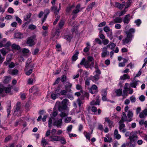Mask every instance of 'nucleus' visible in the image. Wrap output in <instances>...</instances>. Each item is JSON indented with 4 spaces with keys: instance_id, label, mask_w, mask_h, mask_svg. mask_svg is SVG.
Segmentation results:
<instances>
[{
    "instance_id": "obj_45",
    "label": "nucleus",
    "mask_w": 147,
    "mask_h": 147,
    "mask_svg": "<svg viewBox=\"0 0 147 147\" xmlns=\"http://www.w3.org/2000/svg\"><path fill=\"white\" fill-rule=\"evenodd\" d=\"M11 105H10L9 106H8V108L7 109V116L8 117L9 115L10 112L11 111Z\"/></svg>"
},
{
    "instance_id": "obj_41",
    "label": "nucleus",
    "mask_w": 147,
    "mask_h": 147,
    "mask_svg": "<svg viewBox=\"0 0 147 147\" xmlns=\"http://www.w3.org/2000/svg\"><path fill=\"white\" fill-rule=\"evenodd\" d=\"M85 132H84V134L85 136L86 137V138L88 140H90V134L89 133H88L87 132H86V134H85Z\"/></svg>"
},
{
    "instance_id": "obj_17",
    "label": "nucleus",
    "mask_w": 147,
    "mask_h": 147,
    "mask_svg": "<svg viewBox=\"0 0 147 147\" xmlns=\"http://www.w3.org/2000/svg\"><path fill=\"white\" fill-rule=\"evenodd\" d=\"M15 37L16 38H23V34L20 32H17L15 34Z\"/></svg>"
},
{
    "instance_id": "obj_64",
    "label": "nucleus",
    "mask_w": 147,
    "mask_h": 147,
    "mask_svg": "<svg viewBox=\"0 0 147 147\" xmlns=\"http://www.w3.org/2000/svg\"><path fill=\"white\" fill-rule=\"evenodd\" d=\"M92 111L94 113H96L97 111V108L94 106H93L92 107Z\"/></svg>"
},
{
    "instance_id": "obj_46",
    "label": "nucleus",
    "mask_w": 147,
    "mask_h": 147,
    "mask_svg": "<svg viewBox=\"0 0 147 147\" xmlns=\"http://www.w3.org/2000/svg\"><path fill=\"white\" fill-rule=\"evenodd\" d=\"M60 32V29H58L56 30L55 34V36H57L58 37L59 36V33Z\"/></svg>"
},
{
    "instance_id": "obj_29",
    "label": "nucleus",
    "mask_w": 147,
    "mask_h": 147,
    "mask_svg": "<svg viewBox=\"0 0 147 147\" xmlns=\"http://www.w3.org/2000/svg\"><path fill=\"white\" fill-rule=\"evenodd\" d=\"M78 53V52H77L71 58L73 61H75L77 59Z\"/></svg>"
},
{
    "instance_id": "obj_47",
    "label": "nucleus",
    "mask_w": 147,
    "mask_h": 147,
    "mask_svg": "<svg viewBox=\"0 0 147 147\" xmlns=\"http://www.w3.org/2000/svg\"><path fill=\"white\" fill-rule=\"evenodd\" d=\"M35 26L32 24H30L28 28L31 30H34L36 28Z\"/></svg>"
},
{
    "instance_id": "obj_60",
    "label": "nucleus",
    "mask_w": 147,
    "mask_h": 147,
    "mask_svg": "<svg viewBox=\"0 0 147 147\" xmlns=\"http://www.w3.org/2000/svg\"><path fill=\"white\" fill-rule=\"evenodd\" d=\"M33 69H30L26 73V74L27 76L30 75L32 72Z\"/></svg>"
},
{
    "instance_id": "obj_53",
    "label": "nucleus",
    "mask_w": 147,
    "mask_h": 147,
    "mask_svg": "<svg viewBox=\"0 0 147 147\" xmlns=\"http://www.w3.org/2000/svg\"><path fill=\"white\" fill-rule=\"evenodd\" d=\"M10 77H7L4 79V82L5 83H8L9 82L10 80Z\"/></svg>"
},
{
    "instance_id": "obj_56",
    "label": "nucleus",
    "mask_w": 147,
    "mask_h": 147,
    "mask_svg": "<svg viewBox=\"0 0 147 147\" xmlns=\"http://www.w3.org/2000/svg\"><path fill=\"white\" fill-rule=\"evenodd\" d=\"M15 18L16 20L19 23L21 24L22 23V21L20 19L18 16H16Z\"/></svg>"
},
{
    "instance_id": "obj_16",
    "label": "nucleus",
    "mask_w": 147,
    "mask_h": 147,
    "mask_svg": "<svg viewBox=\"0 0 147 147\" xmlns=\"http://www.w3.org/2000/svg\"><path fill=\"white\" fill-rule=\"evenodd\" d=\"M95 4V2H93L88 5L86 9L88 11L91 10Z\"/></svg>"
},
{
    "instance_id": "obj_3",
    "label": "nucleus",
    "mask_w": 147,
    "mask_h": 147,
    "mask_svg": "<svg viewBox=\"0 0 147 147\" xmlns=\"http://www.w3.org/2000/svg\"><path fill=\"white\" fill-rule=\"evenodd\" d=\"M129 140V143L131 147H135L136 143L138 139V136H136L130 133V136L128 138Z\"/></svg>"
},
{
    "instance_id": "obj_39",
    "label": "nucleus",
    "mask_w": 147,
    "mask_h": 147,
    "mask_svg": "<svg viewBox=\"0 0 147 147\" xmlns=\"http://www.w3.org/2000/svg\"><path fill=\"white\" fill-rule=\"evenodd\" d=\"M58 96L55 93H52L51 95V98L53 100H55L57 97Z\"/></svg>"
},
{
    "instance_id": "obj_24",
    "label": "nucleus",
    "mask_w": 147,
    "mask_h": 147,
    "mask_svg": "<svg viewBox=\"0 0 147 147\" xmlns=\"http://www.w3.org/2000/svg\"><path fill=\"white\" fill-rule=\"evenodd\" d=\"M61 89L60 88V86H58L57 89L55 90V93L57 95H60V92H61Z\"/></svg>"
},
{
    "instance_id": "obj_9",
    "label": "nucleus",
    "mask_w": 147,
    "mask_h": 147,
    "mask_svg": "<svg viewBox=\"0 0 147 147\" xmlns=\"http://www.w3.org/2000/svg\"><path fill=\"white\" fill-rule=\"evenodd\" d=\"M51 10L52 12H54L56 15H57L59 12V10L58 9V7L55 5H52L51 7Z\"/></svg>"
},
{
    "instance_id": "obj_21",
    "label": "nucleus",
    "mask_w": 147,
    "mask_h": 147,
    "mask_svg": "<svg viewBox=\"0 0 147 147\" xmlns=\"http://www.w3.org/2000/svg\"><path fill=\"white\" fill-rule=\"evenodd\" d=\"M114 135H115V138L119 140L121 138L120 135L118 134V131L117 129H115L114 132Z\"/></svg>"
},
{
    "instance_id": "obj_30",
    "label": "nucleus",
    "mask_w": 147,
    "mask_h": 147,
    "mask_svg": "<svg viewBox=\"0 0 147 147\" xmlns=\"http://www.w3.org/2000/svg\"><path fill=\"white\" fill-rule=\"evenodd\" d=\"M94 62H92L91 63L90 65L84 64V65L85 67L86 68H90L92 69V68L94 67Z\"/></svg>"
},
{
    "instance_id": "obj_49",
    "label": "nucleus",
    "mask_w": 147,
    "mask_h": 147,
    "mask_svg": "<svg viewBox=\"0 0 147 147\" xmlns=\"http://www.w3.org/2000/svg\"><path fill=\"white\" fill-rule=\"evenodd\" d=\"M87 60L91 62H93L92 61L94 60L93 57L92 56H88L87 57Z\"/></svg>"
},
{
    "instance_id": "obj_28",
    "label": "nucleus",
    "mask_w": 147,
    "mask_h": 147,
    "mask_svg": "<svg viewBox=\"0 0 147 147\" xmlns=\"http://www.w3.org/2000/svg\"><path fill=\"white\" fill-rule=\"evenodd\" d=\"M41 144H42V146L43 147H45L48 144V142L46 139L44 138H42L41 142Z\"/></svg>"
},
{
    "instance_id": "obj_58",
    "label": "nucleus",
    "mask_w": 147,
    "mask_h": 147,
    "mask_svg": "<svg viewBox=\"0 0 147 147\" xmlns=\"http://www.w3.org/2000/svg\"><path fill=\"white\" fill-rule=\"evenodd\" d=\"M22 52L23 53H26L29 52V50L28 49H27L26 48H24L22 49Z\"/></svg>"
},
{
    "instance_id": "obj_14",
    "label": "nucleus",
    "mask_w": 147,
    "mask_h": 147,
    "mask_svg": "<svg viewBox=\"0 0 147 147\" xmlns=\"http://www.w3.org/2000/svg\"><path fill=\"white\" fill-rule=\"evenodd\" d=\"M105 121L108 123L109 128H111L112 125H113V121L110 120L109 118L107 117H106L105 118Z\"/></svg>"
},
{
    "instance_id": "obj_11",
    "label": "nucleus",
    "mask_w": 147,
    "mask_h": 147,
    "mask_svg": "<svg viewBox=\"0 0 147 147\" xmlns=\"http://www.w3.org/2000/svg\"><path fill=\"white\" fill-rule=\"evenodd\" d=\"M62 119H60L58 121H55L53 123L54 126H56L57 127H60L62 124Z\"/></svg>"
},
{
    "instance_id": "obj_20",
    "label": "nucleus",
    "mask_w": 147,
    "mask_h": 147,
    "mask_svg": "<svg viewBox=\"0 0 147 147\" xmlns=\"http://www.w3.org/2000/svg\"><path fill=\"white\" fill-rule=\"evenodd\" d=\"M115 23H120L122 22V20L121 18L120 17H116L114 19Z\"/></svg>"
},
{
    "instance_id": "obj_5",
    "label": "nucleus",
    "mask_w": 147,
    "mask_h": 147,
    "mask_svg": "<svg viewBox=\"0 0 147 147\" xmlns=\"http://www.w3.org/2000/svg\"><path fill=\"white\" fill-rule=\"evenodd\" d=\"M35 36L34 35L32 36L27 39L26 43L29 45L30 46H32L34 45V41Z\"/></svg>"
},
{
    "instance_id": "obj_7",
    "label": "nucleus",
    "mask_w": 147,
    "mask_h": 147,
    "mask_svg": "<svg viewBox=\"0 0 147 147\" xmlns=\"http://www.w3.org/2000/svg\"><path fill=\"white\" fill-rule=\"evenodd\" d=\"M130 16V15L129 14L126 15L125 16L123 20V22L125 24H127L129 23L131 19Z\"/></svg>"
},
{
    "instance_id": "obj_12",
    "label": "nucleus",
    "mask_w": 147,
    "mask_h": 147,
    "mask_svg": "<svg viewBox=\"0 0 147 147\" xmlns=\"http://www.w3.org/2000/svg\"><path fill=\"white\" fill-rule=\"evenodd\" d=\"M10 50L8 49V48H4L0 50V52L2 54L3 56H4Z\"/></svg>"
},
{
    "instance_id": "obj_36",
    "label": "nucleus",
    "mask_w": 147,
    "mask_h": 147,
    "mask_svg": "<svg viewBox=\"0 0 147 147\" xmlns=\"http://www.w3.org/2000/svg\"><path fill=\"white\" fill-rule=\"evenodd\" d=\"M131 0H128L127 2L126 3V4L125 5V9L128 8L130 6L131 2Z\"/></svg>"
},
{
    "instance_id": "obj_15",
    "label": "nucleus",
    "mask_w": 147,
    "mask_h": 147,
    "mask_svg": "<svg viewBox=\"0 0 147 147\" xmlns=\"http://www.w3.org/2000/svg\"><path fill=\"white\" fill-rule=\"evenodd\" d=\"M34 67V64L32 63H30L26 64V66L25 67V69L27 70L30 69H33Z\"/></svg>"
},
{
    "instance_id": "obj_40",
    "label": "nucleus",
    "mask_w": 147,
    "mask_h": 147,
    "mask_svg": "<svg viewBox=\"0 0 147 147\" xmlns=\"http://www.w3.org/2000/svg\"><path fill=\"white\" fill-rule=\"evenodd\" d=\"M127 121V118L126 119L124 118V117L122 116L121 119L119 121V123H123L124 121Z\"/></svg>"
},
{
    "instance_id": "obj_31",
    "label": "nucleus",
    "mask_w": 147,
    "mask_h": 147,
    "mask_svg": "<svg viewBox=\"0 0 147 147\" xmlns=\"http://www.w3.org/2000/svg\"><path fill=\"white\" fill-rule=\"evenodd\" d=\"M11 47L13 49H16L18 50H19L20 49V47L19 45L15 44H13L12 45Z\"/></svg>"
},
{
    "instance_id": "obj_38",
    "label": "nucleus",
    "mask_w": 147,
    "mask_h": 147,
    "mask_svg": "<svg viewBox=\"0 0 147 147\" xmlns=\"http://www.w3.org/2000/svg\"><path fill=\"white\" fill-rule=\"evenodd\" d=\"M127 115L128 118H132L133 117V114L132 111L131 110H129L128 112Z\"/></svg>"
},
{
    "instance_id": "obj_18",
    "label": "nucleus",
    "mask_w": 147,
    "mask_h": 147,
    "mask_svg": "<svg viewBox=\"0 0 147 147\" xmlns=\"http://www.w3.org/2000/svg\"><path fill=\"white\" fill-rule=\"evenodd\" d=\"M60 141L61 144H65L66 143V141L64 137L60 136L59 141Z\"/></svg>"
},
{
    "instance_id": "obj_34",
    "label": "nucleus",
    "mask_w": 147,
    "mask_h": 147,
    "mask_svg": "<svg viewBox=\"0 0 147 147\" xmlns=\"http://www.w3.org/2000/svg\"><path fill=\"white\" fill-rule=\"evenodd\" d=\"M11 88L8 87H4V90L6 93H9L11 90Z\"/></svg>"
},
{
    "instance_id": "obj_43",
    "label": "nucleus",
    "mask_w": 147,
    "mask_h": 147,
    "mask_svg": "<svg viewBox=\"0 0 147 147\" xmlns=\"http://www.w3.org/2000/svg\"><path fill=\"white\" fill-rule=\"evenodd\" d=\"M130 100L131 102L132 103L135 102L136 101V98L135 97L133 96H132L130 97Z\"/></svg>"
},
{
    "instance_id": "obj_26",
    "label": "nucleus",
    "mask_w": 147,
    "mask_h": 147,
    "mask_svg": "<svg viewBox=\"0 0 147 147\" xmlns=\"http://www.w3.org/2000/svg\"><path fill=\"white\" fill-rule=\"evenodd\" d=\"M115 92L116 93L117 96H120L122 93V89L121 88L117 89L115 91Z\"/></svg>"
},
{
    "instance_id": "obj_8",
    "label": "nucleus",
    "mask_w": 147,
    "mask_h": 147,
    "mask_svg": "<svg viewBox=\"0 0 147 147\" xmlns=\"http://www.w3.org/2000/svg\"><path fill=\"white\" fill-rule=\"evenodd\" d=\"M119 129L120 131L122 132L123 133H125L126 131V129L124 128L125 127V125L123 123H119Z\"/></svg>"
},
{
    "instance_id": "obj_55",
    "label": "nucleus",
    "mask_w": 147,
    "mask_h": 147,
    "mask_svg": "<svg viewBox=\"0 0 147 147\" xmlns=\"http://www.w3.org/2000/svg\"><path fill=\"white\" fill-rule=\"evenodd\" d=\"M77 101L79 106L80 107H81V104L82 103V101L80 98H78L77 99Z\"/></svg>"
},
{
    "instance_id": "obj_23",
    "label": "nucleus",
    "mask_w": 147,
    "mask_h": 147,
    "mask_svg": "<svg viewBox=\"0 0 147 147\" xmlns=\"http://www.w3.org/2000/svg\"><path fill=\"white\" fill-rule=\"evenodd\" d=\"M139 81H137L132 82H131L130 84V86L132 88H136L138 84V82Z\"/></svg>"
},
{
    "instance_id": "obj_54",
    "label": "nucleus",
    "mask_w": 147,
    "mask_h": 147,
    "mask_svg": "<svg viewBox=\"0 0 147 147\" xmlns=\"http://www.w3.org/2000/svg\"><path fill=\"white\" fill-rule=\"evenodd\" d=\"M66 79V76L65 75H63L61 79V81L62 82H63L65 81Z\"/></svg>"
},
{
    "instance_id": "obj_48",
    "label": "nucleus",
    "mask_w": 147,
    "mask_h": 147,
    "mask_svg": "<svg viewBox=\"0 0 147 147\" xmlns=\"http://www.w3.org/2000/svg\"><path fill=\"white\" fill-rule=\"evenodd\" d=\"M11 42L10 41H8L5 45H4V47H5L6 48H8L9 49V47L11 45Z\"/></svg>"
},
{
    "instance_id": "obj_2",
    "label": "nucleus",
    "mask_w": 147,
    "mask_h": 147,
    "mask_svg": "<svg viewBox=\"0 0 147 147\" xmlns=\"http://www.w3.org/2000/svg\"><path fill=\"white\" fill-rule=\"evenodd\" d=\"M68 100L67 99H63L61 102L57 101L55 104V107H57L59 111L62 112L67 110L68 108L67 103Z\"/></svg>"
},
{
    "instance_id": "obj_52",
    "label": "nucleus",
    "mask_w": 147,
    "mask_h": 147,
    "mask_svg": "<svg viewBox=\"0 0 147 147\" xmlns=\"http://www.w3.org/2000/svg\"><path fill=\"white\" fill-rule=\"evenodd\" d=\"M130 133L133 135H134L136 136H138L137 135V134L139 133L140 134V131H132Z\"/></svg>"
},
{
    "instance_id": "obj_59",
    "label": "nucleus",
    "mask_w": 147,
    "mask_h": 147,
    "mask_svg": "<svg viewBox=\"0 0 147 147\" xmlns=\"http://www.w3.org/2000/svg\"><path fill=\"white\" fill-rule=\"evenodd\" d=\"M71 118L70 117H67L65 119V122L66 123H68L69 122L71 121Z\"/></svg>"
},
{
    "instance_id": "obj_27",
    "label": "nucleus",
    "mask_w": 147,
    "mask_h": 147,
    "mask_svg": "<svg viewBox=\"0 0 147 147\" xmlns=\"http://www.w3.org/2000/svg\"><path fill=\"white\" fill-rule=\"evenodd\" d=\"M90 88L92 89V90H95L94 92V93L95 94H96L98 92V88L96 85L94 84L92 85Z\"/></svg>"
},
{
    "instance_id": "obj_32",
    "label": "nucleus",
    "mask_w": 147,
    "mask_h": 147,
    "mask_svg": "<svg viewBox=\"0 0 147 147\" xmlns=\"http://www.w3.org/2000/svg\"><path fill=\"white\" fill-rule=\"evenodd\" d=\"M130 76L127 74H124L123 75L121 76L120 77V79L121 80H125L126 79H129Z\"/></svg>"
},
{
    "instance_id": "obj_10",
    "label": "nucleus",
    "mask_w": 147,
    "mask_h": 147,
    "mask_svg": "<svg viewBox=\"0 0 147 147\" xmlns=\"http://www.w3.org/2000/svg\"><path fill=\"white\" fill-rule=\"evenodd\" d=\"M12 59V56L11 55H8L6 58V61L4 62V64L6 65L9 64Z\"/></svg>"
},
{
    "instance_id": "obj_62",
    "label": "nucleus",
    "mask_w": 147,
    "mask_h": 147,
    "mask_svg": "<svg viewBox=\"0 0 147 147\" xmlns=\"http://www.w3.org/2000/svg\"><path fill=\"white\" fill-rule=\"evenodd\" d=\"M72 128V125H70L68 126L67 128V131L68 132H69L70 131Z\"/></svg>"
},
{
    "instance_id": "obj_42",
    "label": "nucleus",
    "mask_w": 147,
    "mask_h": 147,
    "mask_svg": "<svg viewBox=\"0 0 147 147\" xmlns=\"http://www.w3.org/2000/svg\"><path fill=\"white\" fill-rule=\"evenodd\" d=\"M134 23L136 24V25L139 26L141 23V21L140 19H138L135 21Z\"/></svg>"
},
{
    "instance_id": "obj_61",
    "label": "nucleus",
    "mask_w": 147,
    "mask_h": 147,
    "mask_svg": "<svg viewBox=\"0 0 147 147\" xmlns=\"http://www.w3.org/2000/svg\"><path fill=\"white\" fill-rule=\"evenodd\" d=\"M67 92V91L66 90H61L60 94L62 95H66Z\"/></svg>"
},
{
    "instance_id": "obj_51",
    "label": "nucleus",
    "mask_w": 147,
    "mask_h": 147,
    "mask_svg": "<svg viewBox=\"0 0 147 147\" xmlns=\"http://www.w3.org/2000/svg\"><path fill=\"white\" fill-rule=\"evenodd\" d=\"M11 138V136L10 135H9L5 138V139L4 142H7L10 140Z\"/></svg>"
},
{
    "instance_id": "obj_63",
    "label": "nucleus",
    "mask_w": 147,
    "mask_h": 147,
    "mask_svg": "<svg viewBox=\"0 0 147 147\" xmlns=\"http://www.w3.org/2000/svg\"><path fill=\"white\" fill-rule=\"evenodd\" d=\"M15 67L14 63L13 62H11L10 64L9 65V67L10 68H12Z\"/></svg>"
},
{
    "instance_id": "obj_35",
    "label": "nucleus",
    "mask_w": 147,
    "mask_h": 147,
    "mask_svg": "<svg viewBox=\"0 0 147 147\" xmlns=\"http://www.w3.org/2000/svg\"><path fill=\"white\" fill-rule=\"evenodd\" d=\"M64 24V22L63 20H61L59 23L58 26L60 29H61Z\"/></svg>"
},
{
    "instance_id": "obj_37",
    "label": "nucleus",
    "mask_w": 147,
    "mask_h": 147,
    "mask_svg": "<svg viewBox=\"0 0 147 147\" xmlns=\"http://www.w3.org/2000/svg\"><path fill=\"white\" fill-rule=\"evenodd\" d=\"M107 89H103L101 91V95L102 96H107Z\"/></svg>"
},
{
    "instance_id": "obj_4",
    "label": "nucleus",
    "mask_w": 147,
    "mask_h": 147,
    "mask_svg": "<svg viewBox=\"0 0 147 147\" xmlns=\"http://www.w3.org/2000/svg\"><path fill=\"white\" fill-rule=\"evenodd\" d=\"M94 73L96 74L94 76H90V80H92V81L96 82L100 79V75L101 74V72L99 69H96Z\"/></svg>"
},
{
    "instance_id": "obj_57",
    "label": "nucleus",
    "mask_w": 147,
    "mask_h": 147,
    "mask_svg": "<svg viewBox=\"0 0 147 147\" xmlns=\"http://www.w3.org/2000/svg\"><path fill=\"white\" fill-rule=\"evenodd\" d=\"M145 97L143 95L140 96L139 97V100L142 102L144 101L145 99Z\"/></svg>"
},
{
    "instance_id": "obj_19",
    "label": "nucleus",
    "mask_w": 147,
    "mask_h": 147,
    "mask_svg": "<svg viewBox=\"0 0 147 147\" xmlns=\"http://www.w3.org/2000/svg\"><path fill=\"white\" fill-rule=\"evenodd\" d=\"M125 4L123 3L120 4L119 3H116L115 4L116 6L120 9H122L125 6Z\"/></svg>"
},
{
    "instance_id": "obj_22",
    "label": "nucleus",
    "mask_w": 147,
    "mask_h": 147,
    "mask_svg": "<svg viewBox=\"0 0 147 147\" xmlns=\"http://www.w3.org/2000/svg\"><path fill=\"white\" fill-rule=\"evenodd\" d=\"M115 46V44L114 43H113L112 42L111 43V44H110L107 45L106 47H107V49L108 47H109L111 49L113 50L114 49Z\"/></svg>"
},
{
    "instance_id": "obj_33",
    "label": "nucleus",
    "mask_w": 147,
    "mask_h": 147,
    "mask_svg": "<svg viewBox=\"0 0 147 147\" xmlns=\"http://www.w3.org/2000/svg\"><path fill=\"white\" fill-rule=\"evenodd\" d=\"M74 5H72L67 7L66 10V12L67 13H69L71 9L74 8Z\"/></svg>"
},
{
    "instance_id": "obj_1",
    "label": "nucleus",
    "mask_w": 147,
    "mask_h": 147,
    "mask_svg": "<svg viewBox=\"0 0 147 147\" xmlns=\"http://www.w3.org/2000/svg\"><path fill=\"white\" fill-rule=\"evenodd\" d=\"M135 32V29L133 28H130L128 31H125L126 34V37L122 40L123 45L128 43L131 42L134 36V34Z\"/></svg>"
},
{
    "instance_id": "obj_50",
    "label": "nucleus",
    "mask_w": 147,
    "mask_h": 147,
    "mask_svg": "<svg viewBox=\"0 0 147 147\" xmlns=\"http://www.w3.org/2000/svg\"><path fill=\"white\" fill-rule=\"evenodd\" d=\"M61 112V113L60 114V115L61 117H63L67 116L68 114H67L66 113L64 112H62V111Z\"/></svg>"
},
{
    "instance_id": "obj_6",
    "label": "nucleus",
    "mask_w": 147,
    "mask_h": 147,
    "mask_svg": "<svg viewBox=\"0 0 147 147\" xmlns=\"http://www.w3.org/2000/svg\"><path fill=\"white\" fill-rule=\"evenodd\" d=\"M107 47H104L102 49V52L101 53V57L102 58L105 57L107 55L109 56V53L107 51Z\"/></svg>"
},
{
    "instance_id": "obj_13",
    "label": "nucleus",
    "mask_w": 147,
    "mask_h": 147,
    "mask_svg": "<svg viewBox=\"0 0 147 147\" xmlns=\"http://www.w3.org/2000/svg\"><path fill=\"white\" fill-rule=\"evenodd\" d=\"M60 136H52L50 137V141L52 142L57 141H59Z\"/></svg>"
},
{
    "instance_id": "obj_25",
    "label": "nucleus",
    "mask_w": 147,
    "mask_h": 147,
    "mask_svg": "<svg viewBox=\"0 0 147 147\" xmlns=\"http://www.w3.org/2000/svg\"><path fill=\"white\" fill-rule=\"evenodd\" d=\"M32 15L31 13H27L26 16L24 17V21H26L30 18Z\"/></svg>"
},
{
    "instance_id": "obj_44",
    "label": "nucleus",
    "mask_w": 147,
    "mask_h": 147,
    "mask_svg": "<svg viewBox=\"0 0 147 147\" xmlns=\"http://www.w3.org/2000/svg\"><path fill=\"white\" fill-rule=\"evenodd\" d=\"M72 38V36L71 35H66L65 36V38H66L68 40L70 41Z\"/></svg>"
}]
</instances>
